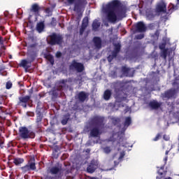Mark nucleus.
<instances>
[{"mask_svg": "<svg viewBox=\"0 0 179 179\" xmlns=\"http://www.w3.org/2000/svg\"><path fill=\"white\" fill-rule=\"evenodd\" d=\"M102 12L106 15V20L110 23L121 20L125 17V10L120 5V2L114 0L103 6Z\"/></svg>", "mask_w": 179, "mask_h": 179, "instance_id": "obj_1", "label": "nucleus"}, {"mask_svg": "<svg viewBox=\"0 0 179 179\" xmlns=\"http://www.w3.org/2000/svg\"><path fill=\"white\" fill-rule=\"evenodd\" d=\"M67 2L69 5L74 3V10L76 12H78V10L82 9V8H85V6L87 3L86 0H67Z\"/></svg>", "mask_w": 179, "mask_h": 179, "instance_id": "obj_2", "label": "nucleus"}, {"mask_svg": "<svg viewBox=\"0 0 179 179\" xmlns=\"http://www.w3.org/2000/svg\"><path fill=\"white\" fill-rule=\"evenodd\" d=\"M20 136L22 139H29V138H31L34 136V134L29 131V129L26 127H21L19 129Z\"/></svg>", "mask_w": 179, "mask_h": 179, "instance_id": "obj_3", "label": "nucleus"}, {"mask_svg": "<svg viewBox=\"0 0 179 179\" xmlns=\"http://www.w3.org/2000/svg\"><path fill=\"white\" fill-rule=\"evenodd\" d=\"M159 50H161V57L164 59H167V55L170 56L171 54H173V50L166 48V43H161L159 45Z\"/></svg>", "mask_w": 179, "mask_h": 179, "instance_id": "obj_4", "label": "nucleus"}, {"mask_svg": "<svg viewBox=\"0 0 179 179\" xmlns=\"http://www.w3.org/2000/svg\"><path fill=\"white\" fill-rule=\"evenodd\" d=\"M70 69H76L77 72H83V69H85V66H83L82 63H78L74 60L70 65Z\"/></svg>", "mask_w": 179, "mask_h": 179, "instance_id": "obj_5", "label": "nucleus"}, {"mask_svg": "<svg viewBox=\"0 0 179 179\" xmlns=\"http://www.w3.org/2000/svg\"><path fill=\"white\" fill-rule=\"evenodd\" d=\"M50 43L52 45H55V44H61V43H62V37L57 36L55 34H52L50 36Z\"/></svg>", "mask_w": 179, "mask_h": 179, "instance_id": "obj_6", "label": "nucleus"}, {"mask_svg": "<svg viewBox=\"0 0 179 179\" xmlns=\"http://www.w3.org/2000/svg\"><path fill=\"white\" fill-rule=\"evenodd\" d=\"M166 11L167 4L163 1H159L156 6V12H157V13H160V12L166 13Z\"/></svg>", "mask_w": 179, "mask_h": 179, "instance_id": "obj_7", "label": "nucleus"}, {"mask_svg": "<svg viewBox=\"0 0 179 179\" xmlns=\"http://www.w3.org/2000/svg\"><path fill=\"white\" fill-rule=\"evenodd\" d=\"M115 46V50L112 53V55H109L108 57V61L109 62H111V61H113V58H115V57H117V55L118 54V52H120V50H121V45L120 43H116L114 45Z\"/></svg>", "mask_w": 179, "mask_h": 179, "instance_id": "obj_8", "label": "nucleus"}, {"mask_svg": "<svg viewBox=\"0 0 179 179\" xmlns=\"http://www.w3.org/2000/svg\"><path fill=\"white\" fill-rule=\"evenodd\" d=\"M21 170L24 173H27V171H30L31 170H36V162H29L24 166L21 167Z\"/></svg>", "mask_w": 179, "mask_h": 179, "instance_id": "obj_9", "label": "nucleus"}, {"mask_svg": "<svg viewBox=\"0 0 179 179\" xmlns=\"http://www.w3.org/2000/svg\"><path fill=\"white\" fill-rule=\"evenodd\" d=\"M97 167H99V164L97 163V161L92 160L87 168V171L88 173H94Z\"/></svg>", "mask_w": 179, "mask_h": 179, "instance_id": "obj_10", "label": "nucleus"}, {"mask_svg": "<svg viewBox=\"0 0 179 179\" xmlns=\"http://www.w3.org/2000/svg\"><path fill=\"white\" fill-rule=\"evenodd\" d=\"M177 93L176 90H171L164 94H162V99H171V97H174Z\"/></svg>", "mask_w": 179, "mask_h": 179, "instance_id": "obj_11", "label": "nucleus"}, {"mask_svg": "<svg viewBox=\"0 0 179 179\" xmlns=\"http://www.w3.org/2000/svg\"><path fill=\"white\" fill-rule=\"evenodd\" d=\"M136 30L138 33H143L146 31V25L143 22H140L136 24Z\"/></svg>", "mask_w": 179, "mask_h": 179, "instance_id": "obj_12", "label": "nucleus"}, {"mask_svg": "<svg viewBox=\"0 0 179 179\" xmlns=\"http://www.w3.org/2000/svg\"><path fill=\"white\" fill-rule=\"evenodd\" d=\"M103 121H104V117L96 116L92 120L91 122L94 125H101Z\"/></svg>", "mask_w": 179, "mask_h": 179, "instance_id": "obj_13", "label": "nucleus"}, {"mask_svg": "<svg viewBox=\"0 0 179 179\" xmlns=\"http://www.w3.org/2000/svg\"><path fill=\"white\" fill-rule=\"evenodd\" d=\"M88 24H89V18L87 17H85L83 20V24L80 31V34H83V31H85V29L87 27Z\"/></svg>", "mask_w": 179, "mask_h": 179, "instance_id": "obj_14", "label": "nucleus"}, {"mask_svg": "<svg viewBox=\"0 0 179 179\" xmlns=\"http://www.w3.org/2000/svg\"><path fill=\"white\" fill-rule=\"evenodd\" d=\"M93 43L95 48L97 50L101 48V38H100V37H94L93 38Z\"/></svg>", "mask_w": 179, "mask_h": 179, "instance_id": "obj_15", "label": "nucleus"}, {"mask_svg": "<svg viewBox=\"0 0 179 179\" xmlns=\"http://www.w3.org/2000/svg\"><path fill=\"white\" fill-rule=\"evenodd\" d=\"M34 58H36V56L31 57V59H29L28 60H22L20 66H22V68H27V64L33 62L34 61Z\"/></svg>", "mask_w": 179, "mask_h": 179, "instance_id": "obj_16", "label": "nucleus"}, {"mask_svg": "<svg viewBox=\"0 0 179 179\" xmlns=\"http://www.w3.org/2000/svg\"><path fill=\"white\" fill-rule=\"evenodd\" d=\"M78 100H80V101L83 103V101H85V100H86V99L89 97V94L85 92H80L78 94Z\"/></svg>", "mask_w": 179, "mask_h": 179, "instance_id": "obj_17", "label": "nucleus"}, {"mask_svg": "<svg viewBox=\"0 0 179 179\" xmlns=\"http://www.w3.org/2000/svg\"><path fill=\"white\" fill-rule=\"evenodd\" d=\"M149 106L152 110H157V108H159L160 106H162L161 103L157 102V101H152L150 102Z\"/></svg>", "mask_w": 179, "mask_h": 179, "instance_id": "obj_18", "label": "nucleus"}, {"mask_svg": "<svg viewBox=\"0 0 179 179\" xmlns=\"http://www.w3.org/2000/svg\"><path fill=\"white\" fill-rule=\"evenodd\" d=\"M36 30L38 33H41L44 30V22H41L36 24Z\"/></svg>", "mask_w": 179, "mask_h": 179, "instance_id": "obj_19", "label": "nucleus"}, {"mask_svg": "<svg viewBox=\"0 0 179 179\" xmlns=\"http://www.w3.org/2000/svg\"><path fill=\"white\" fill-rule=\"evenodd\" d=\"M99 135H100V131H99L98 129L94 128L92 130H91L90 136H93L94 138H96Z\"/></svg>", "mask_w": 179, "mask_h": 179, "instance_id": "obj_20", "label": "nucleus"}, {"mask_svg": "<svg viewBox=\"0 0 179 179\" xmlns=\"http://www.w3.org/2000/svg\"><path fill=\"white\" fill-rule=\"evenodd\" d=\"M40 10V6L38 4L35 3L32 5L31 8V12H34V13H38V11Z\"/></svg>", "mask_w": 179, "mask_h": 179, "instance_id": "obj_21", "label": "nucleus"}, {"mask_svg": "<svg viewBox=\"0 0 179 179\" xmlns=\"http://www.w3.org/2000/svg\"><path fill=\"white\" fill-rule=\"evenodd\" d=\"M100 27V22L99 20H95L92 23V29L93 30H97Z\"/></svg>", "mask_w": 179, "mask_h": 179, "instance_id": "obj_22", "label": "nucleus"}, {"mask_svg": "<svg viewBox=\"0 0 179 179\" xmlns=\"http://www.w3.org/2000/svg\"><path fill=\"white\" fill-rule=\"evenodd\" d=\"M110 97H111V91L107 90L103 94V98L105 100H110Z\"/></svg>", "mask_w": 179, "mask_h": 179, "instance_id": "obj_23", "label": "nucleus"}, {"mask_svg": "<svg viewBox=\"0 0 179 179\" xmlns=\"http://www.w3.org/2000/svg\"><path fill=\"white\" fill-rule=\"evenodd\" d=\"M124 156H125V152H120V157H118L117 162L114 161L115 166H117V164H118V163H120V162L122 161V159H124Z\"/></svg>", "mask_w": 179, "mask_h": 179, "instance_id": "obj_24", "label": "nucleus"}, {"mask_svg": "<svg viewBox=\"0 0 179 179\" xmlns=\"http://www.w3.org/2000/svg\"><path fill=\"white\" fill-rule=\"evenodd\" d=\"M50 173L52 174H58V173H61V168H58V167H52L50 169Z\"/></svg>", "mask_w": 179, "mask_h": 179, "instance_id": "obj_25", "label": "nucleus"}, {"mask_svg": "<svg viewBox=\"0 0 179 179\" xmlns=\"http://www.w3.org/2000/svg\"><path fill=\"white\" fill-rule=\"evenodd\" d=\"M131 117H127L125 118L124 127V128H128L129 125H131Z\"/></svg>", "mask_w": 179, "mask_h": 179, "instance_id": "obj_26", "label": "nucleus"}, {"mask_svg": "<svg viewBox=\"0 0 179 179\" xmlns=\"http://www.w3.org/2000/svg\"><path fill=\"white\" fill-rule=\"evenodd\" d=\"M24 162V160L22 158H16L14 159L13 163L16 166H19V164H22V163H23Z\"/></svg>", "mask_w": 179, "mask_h": 179, "instance_id": "obj_27", "label": "nucleus"}, {"mask_svg": "<svg viewBox=\"0 0 179 179\" xmlns=\"http://www.w3.org/2000/svg\"><path fill=\"white\" fill-rule=\"evenodd\" d=\"M29 100H30L29 96H26L20 98V101H21V103H27V101H29Z\"/></svg>", "mask_w": 179, "mask_h": 179, "instance_id": "obj_28", "label": "nucleus"}, {"mask_svg": "<svg viewBox=\"0 0 179 179\" xmlns=\"http://www.w3.org/2000/svg\"><path fill=\"white\" fill-rule=\"evenodd\" d=\"M46 59H48V61H50L51 65H54V57H52V56L48 55L46 56Z\"/></svg>", "mask_w": 179, "mask_h": 179, "instance_id": "obj_29", "label": "nucleus"}, {"mask_svg": "<svg viewBox=\"0 0 179 179\" xmlns=\"http://www.w3.org/2000/svg\"><path fill=\"white\" fill-rule=\"evenodd\" d=\"M112 122L114 125L117 124V122H120V119L117 117H111Z\"/></svg>", "mask_w": 179, "mask_h": 179, "instance_id": "obj_30", "label": "nucleus"}, {"mask_svg": "<svg viewBox=\"0 0 179 179\" xmlns=\"http://www.w3.org/2000/svg\"><path fill=\"white\" fill-rule=\"evenodd\" d=\"M103 152L104 153L108 154L111 152V148H110V147L103 148Z\"/></svg>", "mask_w": 179, "mask_h": 179, "instance_id": "obj_31", "label": "nucleus"}, {"mask_svg": "<svg viewBox=\"0 0 179 179\" xmlns=\"http://www.w3.org/2000/svg\"><path fill=\"white\" fill-rule=\"evenodd\" d=\"M68 120H69V118H65V119H63L62 120V125H66V124H68Z\"/></svg>", "mask_w": 179, "mask_h": 179, "instance_id": "obj_32", "label": "nucleus"}, {"mask_svg": "<svg viewBox=\"0 0 179 179\" xmlns=\"http://www.w3.org/2000/svg\"><path fill=\"white\" fill-rule=\"evenodd\" d=\"M6 89H10L12 87V83L10 82H7L6 85Z\"/></svg>", "mask_w": 179, "mask_h": 179, "instance_id": "obj_33", "label": "nucleus"}, {"mask_svg": "<svg viewBox=\"0 0 179 179\" xmlns=\"http://www.w3.org/2000/svg\"><path fill=\"white\" fill-rule=\"evenodd\" d=\"M122 71L125 73L129 71V69L127 68L126 66H123L122 67Z\"/></svg>", "mask_w": 179, "mask_h": 179, "instance_id": "obj_34", "label": "nucleus"}, {"mask_svg": "<svg viewBox=\"0 0 179 179\" xmlns=\"http://www.w3.org/2000/svg\"><path fill=\"white\" fill-rule=\"evenodd\" d=\"M144 36L143 34H140V35H137L136 36V38H137L138 40H141V38H143Z\"/></svg>", "mask_w": 179, "mask_h": 179, "instance_id": "obj_35", "label": "nucleus"}, {"mask_svg": "<svg viewBox=\"0 0 179 179\" xmlns=\"http://www.w3.org/2000/svg\"><path fill=\"white\" fill-rule=\"evenodd\" d=\"M159 138H160V134H157L156 136V137L154 138V141H159Z\"/></svg>", "mask_w": 179, "mask_h": 179, "instance_id": "obj_36", "label": "nucleus"}, {"mask_svg": "<svg viewBox=\"0 0 179 179\" xmlns=\"http://www.w3.org/2000/svg\"><path fill=\"white\" fill-rule=\"evenodd\" d=\"M61 55H62L61 52H57L56 53V57H57V58H59V57H61Z\"/></svg>", "mask_w": 179, "mask_h": 179, "instance_id": "obj_37", "label": "nucleus"}, {"mask_svg": "<svg viewBox=\"0 0 179 179\" xmlns=\"http://www.w3.org/2000/svg\"><path fill=\"white\" fill-rule=\"evenodd\" d=\"M0 44H3V38L0 36Z\"/></svg>", "mask_w": 179, "mask_h": 179, "instance_id": "obj_38", "label": "nucleus"}, {"mask_svg": "<svg viewBox=\"0 0 179 179\" xmlns=\"http://www.w3.org/2000/svg\"><path fill=\"white\" fill-rule=\"evenodd\" d=\"M164 139L165 141H169V138H166V136H164Z\"/></svg>", "mask_w": 179, "mask_h": 179, "instance_id": "obj_39", "label": "nucleus"}, {"mask_svg": "<svg viewBox=\"0 0 179 179\" xmlns=\"http://www.w3.org/2000/svg\"><path fill=\"white\" fill-rule=\"evenodd\" d=\"M130 108H127V110H126V113H128V111H129Z\"/></svg>", "mask_w": 179, "mask_h": 179, "instance_id": "obj_40", "label": "nucleus"}, {"mask_svg": "<svg viewBox=\"0 0 179 179\" xmlns=\"http://www.w3.org/2000/svg\"><path fill=\"white\" fill-rule=\"evenodd\" d=\"M23 106V107H27V105H26V103H24V105H22Z\"/></svg>", "mask_w": 179, "mask_h": 179, "instance_id": "obj_41", "label": "nucleus"}, {"mask_svg": "<svg viewBox=\"0 0 179 179\" xmlns=\"http://www.w3.org/2000/svg\"><path fill=\"white\" fill-rule=\"evenodd\" d=\"M120 145H122V146H124V143H120Z\"/></svg>", "mask_w": 179, "mask_h": 179, "instance_id": "obj_42", "label": "nucleus"}, {"mask_svg": "<svg viewBox=\"0 0 179 179\" xmlns=\"http://www.w3.org/2000/svg\"><path fill=\"white\" fill-rule=\"evenodd\" d=\"M87 152H90V150L87 149Z\"/></svg>", "mask_w": 179, "mask_h": 179, "instance_id": "obj_43", "label": "nucleus"}, {"mask_svg": "<svg viewBox=\"0 0 179 179\" xmlns=\"http://www.w3.org/2000/svg\"><path fill=\"white\" fill-rule=\"evenodd\" d=\"M165 162H167V157L165 158Z\"/></svg>", "mask_w": 179, "mask_h": 179, "instance_id": "obj_44", "label": "nucleus"}, {"mask_svg": "<svg viewBox=\"0 0 179 179\" xmlns=\"http://www.w3.org/2000/svg\"><path fill=\"white\" fill-rule=\"evenodd\" d=\"M124 141V139L123 138H120V141Z\"/></svg>", "mask_w": 179, "mask_h": 179, "instance_id": "obj_45", "label": "nucleus"}, {"mask_svg": "<svg viewBox=\"0 0 179 179\" xmlns=\"http://www.w3.org/2000/svg\"><path fill=\"white\" fill-rule=\"evenodd\" d=\"M168 153H169V152L166 151V155H168Z\"/></svg>", "mask_w": 179, "mask_h": 179, "instance_id": "obj_46", "label": "nucleus"}, {"mask_svg": "<svg viewBox=\"0 0 179 179\" xmlns=\"http://www.w3.org/2000/svg\"><path fill=\"white\" fill-rule=\"evenodd\" d=\"M178 5H179V0H178Z\"/></svg>", "mask_w": 179, "mask_h": 179, "instance_id": "obj_47", "label": "nucleus"}, {"mask_svg": "<svg viewBox=\"0 0 179 179\" xmlns=\"http://www.w3.org/2000/svg\"><path fill=\"white\" fill-rule=\"evenodd\" d=\"M156 34V36H157V32H156V34Z\"/></svg>", "mask_w": 179, "mask_h": 179, "instance_id": "obj_48", "label": "nucleus"}, {"mask_svg": "<svg viewBox=\"0 0 179 179\" xmlns=\"http://www.w3.org/2000/svg\"><path fill=\"white\" fill-rule=\"evenodd\" d=\"M106 26H108V24H106Z\"/></svg>", "mask_w": 179, "mask_h": 179, "instance_id": "obj_49", "label": "nucleus"}, {"mask_svg": "<svg viewBox=\"0 0 179 179\" xmlns=\"http://www.w3.org/2000/svg\"><path fill=\"white\" fill-rule=\"evenodd\" d=\"M62 83H64V80H62Z\"/></svg>", "mask_w": 179, "mask_h": 179, "instance_id": "obj_50", "label": "nucleus"}]
</instances>
